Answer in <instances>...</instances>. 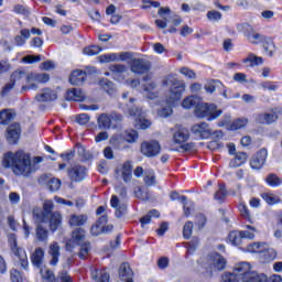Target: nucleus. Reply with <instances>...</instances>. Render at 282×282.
<instances>
[{
	"instance_id": "58836bf2",
	"label": "nucleus",
	"mask_w": 282,
	"mask_h": 282,
	"mask_svg": "<svg viewBox=\"0 0 282 282\" xmlns=\"http://www.w3.org/2000/svg\"><path fill=\"white\" fill-rule=\"evenodd\" d=\"M143 181H144L145 186H155L156 185L155 171L145 170Z\"/></svg>"
},
{
	"instance_id": "1a4fd4ad",
	"label": "nucleus",
	"mask_w": 282,
	"mask_h": 282,
	"mask_svg": "<svg viewBox=\"0 0 282 282\" xmlns=\"http://www.w3.org/2000/svg\"><path fill=\"white\" fill-rule=\"evenodd\" d=\"M129 116L134 120V127L137 129L147 130L151 127V121L145 117L144 112L139 108L132 106L129 108Z\"/></svg>"
},
{
	"instance_id": "dca6fc26",
	"label": "nucleus",
	"mask_w": 282,
	"mask_h": 282,
	"mask_svg": "<svg viewBox=\"0 0 282 282\" xmlns=\"http://www.w3.org/2000/svg\"><path fill=\"white\" fill-rule=\"evenodd\" d=\"M191 138L188 128L183 126H176L173 133V141L176 144H183L187 142Z\"/></svg>"
},
{
	"instance_id": "e433bc0d",
	"label": "nucleus",
	"mask_w": 282,
	"mask_h": 282,
	"mask_svg": "<svg viewBox=\"0 0 282 282\" xmlns=\"http://www.w3.org/2000/svg\"><path fill=\"white\" fill-rule=\"evenodd\" d=\"M243 64L249 67H254L263 64V58L256 56L254 54H249L248 57L243 58Z\"/></svg>"
},
{
	"instance_id": "de8ad7c7",
	"label": "nucleus",
	"mask_w": 282,
	"mask_h": 282,
	"mask_svg": "<svg viewBox=\"0 0 282 282\" xmlns=\"http://www.w3.org/2000/svg\"><path fill=\"white\" fill-rule=\"evenodd\" d=\"M267 185L271 187L282 186V178L278 177L276 174L271 173L265 178Z\"/></svg>"
},
{
	"instance_id": "393cba45",
	"label": "nucleus",
	"mask_w": 282,
	"mask_h": 282,
	"mask_svg": "<svg viewBox=\"0 0 282 282\" xmlns=\"http://www.w3.org/2000/svg\"><path fill=\"white\" fill-rule=\"evenodd\" d=\"M111 207L115 208L118 218L127 214V204L123 200H120L116 195L110 199Z\"/></svg>"
},
{
	"instance_id": "774afa93",
	"label": "nucleus",
	"mask_w": 282,
	"mask_h": 282,
	"mask_svg": "<svg viewBox=\"0 0 282 282\" xmlns=\"http://www.w3.org/2000/svg\"><path fill=\"white\" fill-rule=\"evenodd\" d=\"M90 120V117L86 113L77 115L76 122L80 126H86Z\"/></svg>"
},
{
	"instance_id": "f8f14e48",
	"label": "nucleus",
	"mask_w": 282,
	"mask_h": 282,
	"mask_svg": "<svg viewBox=\"0 0 282 282\" xmlns=\"http://www.w3.org/2000/svg\"><path fill=\"white\" fill-rule=\"evenodd\" d=\"M40 273L46 282H73L72 276L66 272L58 273L57 278H55L53 271L50 269H41Z\"/></svg>"
},
{
	"instance_id": "e2e57ef3",
	"label": "nucleus",
	"mask_w": 282,
	"mask_h": 282,
	"mask_svg": "<svg viewBox=\"0 0 282 282\" xmlns=\"http://www.w3.org/2000/svg\"><path fill=\"white\" fill-rule=\"evenodd\" d=\"M193 227L194 226L192 221H187L183 227V236L185 239H189L192 237Z\"/></svg>"
},
{
	"instance_id": "0e129e2a",
	"label": "nucleus",
	"mask_w": 282,
	"mask_h": 282,
	"mask_svg": "<svg viewBox=\"0 0 282 282\" xmlns=\"http://www.w3.org/2000/svg\"><path fill=\"white\" fill-rule=\"evenodd\" d=\"M180 73L182 75H184L185 78H187V79L194 80L195 78H197V75H195L194 70H192L191 68H187V67L181 68Z\"/></svg>"
},
{
	"instance_id": "cd10ccee",
	"label": "nucleus",
	"mask_w": 282,
	"mask_h": 282,
	"mask_svg": "<svg viewBox=\"0 0 282 282\" xmlns=\"http://www.w3.org/2000/svg\"><path fill=\"white\" fill-rule=\"evenodd\" d=\"M57 95L50 88L42 90L40 95L35 96L37 102H51L56 100Z\"/></svg>"
},
{
	"instance_id": "338daca9",
	"label": "nucleus",
	"mask_w": 282,
	"mask_h": 282,
	"mask_svg": "<svg viewBox=\"0 0 282 282\" xmlns=\"http://www.w3.org/2000/svg\"><path fill=\"white\" fill-rule=\"evenodd\" d=\"M10 280L11 282H23V278L20 271L15 269L10 271Z\"/></svg>"
},
{
	"instance_id": "864d4df0",
	"label": "nucleus",
	"mask_w": 282,
	"mask_h": 282,
	"mask_svg": "<svg viewBox=\"0 0 282 282\" xmlns=\"http://www.w3.org/2000/svg\"><path fill=\"white\" fill-rule=\"evenodd\" d=\"M48 231L42 225L36 227V239L41 242L47 241Z\"/></svg>"
},
{
	"instance_id": "bb28decb",
	"label": "nucleus",
	"mask_w": 282,
	"mask_h": 282,
	"mask_svg": "<svg viewBox=\"0 0 282 282\" xmlns=\"http://www.w3.org/2000/svg\"><path fill=\"white\" fill-rule=\"evenodd\" d=\"M134 273L131 270L128 263H123L119 269V278L124 282H134L133 281Z\"/></svg>"
},
{
	"instance_id": "8fccbe9b",
	"label": "nucleus",
	"mask_w": 282,
	"mask_h": 282,
	"mask_svg": "<svg viewBox=\"0 0 282 282\" xmlns=\"http://www.w3.org/2000/svg\"><path fill=\"white\" fill-rule=\"evenodd\" d=\"M117 55V62H126L128 64H131L134 58H133V53L130 52H120L116 53Z\"/></svg>"
},
{
	"instance_id": "5701e85b",
	"label": "nucleus",
	"mask_w": 282,
	"mask_h": 282,
	"mask_svg": "<svg viewBox=\"0 0 282 282\" xmlns=\"http://www.w3.org/2000/svg\"><path fill=\"white\" fill-rule=\"evenodd\" d=\"M51 260H50V265L51 267H56L58 263V259L61 258V245L57 242H52L48 246V251H47Z\"/></svg>"
},
{
	"instance_id": "0eeeda50",
	"label": "nucleus",
	"mask_w": 282,
	"mask_h": 282,
	"mask_svg": "<svg viewBox=\"0 0 282 282\" xmlns=\"http://www.w3.org/2000/svg\"><path fill=\"white\" fill-rule=\"evenodd\" d=\"M51 80V77L46 73H31L26 76V86H23V91L36 90L39 84H45Z\"/></svg>"
},
{
	"instance_id": "4d7b16f0",
	"label": "nucleus",
	"mask_w": 282,
	"mask_h": 282,
	"mask_svg": "<svg viewBox=\"0 0 282 282\" xmlns=\"http://www.w3.org/2000/svg\"><path fill=\"white\" fill-rule=\"evenodd\" d=\"M90 251H91V245L82 243L80 251L78 253L79 259L85 260Z\"/></svg>"
},
{
	"instance_id": "bf43d9fd",
	"label": "nucleus",
	"mask_w": 282,
	"mask_h": 282,
	"mask_svg": "<svg viewBox=\"0 0 282 282\" xmlns=\"http://www.w3.org/2000/svg\"><path fill=\"white\" fill-rule=\"evenodd\" d=\"M102 52V47L99 46H90L83 50V53L88 56L98 55Z\"/></svg>"
},
{
	"instance_id": "473e14b6",
	"label": "nucleus",
	"mask_w": 282,
	"mask_h": 282,
	"mask_svg": "<svg viewBox=\"0 0 282 282\" xmlns=\"http://www.w3.org/2000/svg\"><path fill=\"white\" fill-rule=\"evenodd\" d=\"M88 220L87 215H72L68 224L70 227L84 226Z\"/></svg>"
},
{
	"instance_id": "ddd939ff",
	"label": "nucleus",
	"mask_w": 282,
	"mask_h": 282,
	"mask_svg": "<svg viewBox=\"0 0 282 282\" xmlns=\"http://www.w3.org/2000/svg\"><path fill=\"white\" fill-rule=\"evenodd\" d=\"M85 240V230L83 228H77L72 231L70 239L66 242V249L68 252H74L77 246H82Z\"/></svg>"
},
{
	"instance_id": "2eb2a0df",
	"label": "nucleus",
	"mask_w": 282,
	"mask_h": 282,
	"mask_svg": "<svg viewBox=\"0 0 282 282\" xmlns=\"http://www.w3.org/2000/svg\"><path fill=\"white\" fill-rule=\"evenodd\" d=\"M192 133L198 140H208L213 134V130L210 129L209 124L206 122L194 123L192 126Z\"/></svg>"
},
{
	"instance_id": "c03bdc74",
	"label": "nucleus",
	"mask_w": 282,
	"mask_h": 282,
	"mask_svg": "<svg viewBox=\"0 0 282 282\" xmlns=\"http://www.w3.org/2000/svg\"><path fill=\"white\" fill-rule=\"evenodd\" d=\"M111 73L113 74V78L117 80H123L124 77H119L120 74H124L127 72V67L121 64L112 65L110 67Z\"/></svg>"
},
{
	"instance_id": "6e6d98bb",
	"label": "nucleus",
	"mask_w": 282,
	"mask_h": 282,
	"mask_svg": "<svg viewBox=\"0 0 282 282\" xmlns=\"http://www.w3.org/2000/svg\"><path fill=\"white\" fill-rule=\"evenodd\" d=\"M228 239L234 246H239L243 239V236L240 231H232L231 234H229Z\"/></svg>"
},
{
	"instance_id": "49530a36",
	"label": "nucleus",
	"mask_w": 282,
	"mask_h": 282,
	"mask_svg": "<svg viewBox=\"0 0 282 282\" xmlns=\"http://www.w3.org/2000/svg\"><path fill=\"white\" fill-rule=\"evenodd\" d=\"M111 230H113V226L105 227V226L95 224V226L91 227L90 232L93 236L97 237L102 232H110Z\"/></svg>"
},
{
	"instance_id": "c85d7f7f",
	"label": "nucleus",
	"mask_w": 282,
	"mask_h": 282,
	"mask_svg": "<svg viewBox=\"0 0 282 282\" xmlns=\"http://www.w3.org/2000/svg\"><path fill=\"white\" fill-rule=\"evenodd\" d=\"M86 82V73L79 69L74 70L70 74L69 83L73 86H80Z\"/></svg>"
},
{
	"instance_id": "9d476101",
	"label": "nucleus",
	"mask_w": 282,
	"mask_h": 282,
	"mask_svg": "<svg viewBox=\"0 0 282 282\" xmlns=\"http://www.w3.org/2000/svg\"><path fill=\"white\" fill-rule=\"evenodd\" d=\"M237 29H238V32L245 34V36L247 37L250 44L257 45L262 43L263 36L260 33L256 32L250 24L248 23L239 24Z\"/></svg>"
},
{
	"instance_id": "f704fd0d",
	"label": "nucleus",
	"mask_w": 282,
	"mask_h": 282,
	"mask_svg": "<svg viewBox=\"0 0 282 282\" xmlns=\"http://www.w3.org/2000/svg\"><path fill=\"white\" fill-rule=\"evenodd\" d=\"M91 279L95 282H109V273L105 270H94L91 271Z\"/></svg>"
},
{
	"instance_id": "423d86ee",
	"label": "nucleus",
	"mask_w": 282,
	"mask_h": 282,
	"mask_svg": "<svg viewBox=\"0 0 282 282\" xmlns=\"http://www.w3.org/2000/svg\"><path fill=\"white\" fill-rule=\"evenodd\" d=\"M54 203L53 200H45L43 209L41 207H34L33 216L36 224H46L50 221L51 216L53 215Z\"/></svg>"
},
{
	"instance_id": "4be33fe9",
	"label": "nucleus",
	"mask_w": 282,
	"mask_h": 282,
	"mask_svg": "<svg viewBox=\"0 0 282 282\" xmlns=\"http://www.w3.org/2000/svg\"><path fill=\"white\" fill-rule=\"evenodd\" d=\"M143 96L150 100L159 98L158 84L155 82H148L143 85Z\"/></svg>"
},
{
	"instance_id": "f3484780",
	"label": "nucleus",
	"mask_w": 282,
	"mask_h": 282,
	"mask_svg": "<svg viewBox=\"0 0 282 282\" xmlns=\"http://www.w3.org/2000/svg\"><path fill=\"white\" fill-rule=\"evenodd\" d=\"M21 137V127L19 123H11L7 129V141L9 144H17Z\"/></svg>"
},
{
	"instance_id": "79ce46f5",
	"label": "nucleus",
	"mask_w": 282,
	"mask_h": 282,
	"mask_svg": "<svg viewBox=\"0 0 282 282\" xmlns=\"http://www.w3.org/2000/svg\"><path fill=\"white\" fill-rule=\"evenodd\" d=\"M97 123H98L99 129H102V130L110 129L111 119H110L109 115L102 113L98 117Z\"/></svg>"
},
{
	"instance_id": "69168bd1",
	"label": "nucleus",
	"mask_w": 282,
	"mask_h": 282,
	"mask_svg": "<svg viewBox=\"0 0 282 282\" xmlns=\"http://www.w3.org/2000/svg\"><path fill=\"white\" fill-rule=\"evenodd\" d=\"M221 13L219 11H208L207 19L212 22H219L221 20Z\"/></svg>"
},
{
	"instance_id": "7ed1b4c3",
	"label": "nucleus",
	"mask_w": 282,
	"mask_h": 282,
	"mask_svg": "<svg viewBox=\"0 0 282 282\" xmlns=\"http://www.w3.org/2000/svg\"><path fill=\"white\" fill-rule=\"evenodd\" d=\"M232 274L240 278L242 282H267L268 278L264 273H257L251 270V264L242 262L236 264Z\"/></svg>"
},
{
	"instance_id": "09e8293b",
	"label": "nucleus",
	"mask_w": 282,
	"mask_h": 282,
	"mask_svg": "<svg viewBox=\"0 0 282 282\" xmlns=\"http://www.w3.org/2000/svg\"><path fill=\"white\" fill-rule=\"evenodd\" d=\"M227 196H228V191H226V187L224 184H220L218 191L214 195V199L219 204H221Z\"/></svg>"
},
{
	"instance_id": "052dcab7",
	"label": "nucleus",
	"mask_w": 282,
	"mask_h": 282,
	"mask_svg": "<svg viewBox=\"0 0 282 282\" xmlns=\"http://www.w3.org/2000/svg\"><path fill=\"white\" fill-rule=\"evenodd\" d=\"M25 76V73L23 70H14L13 74L10 76V83H19L22 80Z\"/></svg>"
},
{
	"instance_id": "5fc2aeb1",
	"label": "nucleus",
	"mask_w": 282,
	"mask_h": 282,
	"mask_svg": "<svg viewBox=\"0 0 282 282\" xmlns=\"http://www.w3.org/2000/svg\"><path fill=\"white\" fill-rule=\"evenodd\" d=\"M101 64L118 62L116 53L104 54L98 57Z\"/></svg>"
},
{
	"instance_id": "7c9ffc66",
	"label": "nucleus",
	"mask_w": 282,
	"mask_h": 282,
	"mask_svg": "<svg viewBox=\"0 0 282 282\" xmlns=\"http://www.w3.org/2000/svg\"><path fill=\"white\" fill-rule=\"evenodd\" d=\"M126 142L127 141L121 132L115 133L110 139V144L116 149H127Z\"/></svg>"
},
{
	"instance_id": "20e7f679",
	"label": "nucleus",
	"mask_w": 282,
	"mask_h": 282,
	"mask_svg": "<svg viewBox=\"0 0 282 282\" xmlns=\"http://www.w3.org/2000/svg\"><path fill=\"white\" fill-rule=\"evenodd\" d=\"M202 265L206 270L207 275L225 270L226 260L219 253H213L202 260Z\"/></svg>"
},
{
	"instance_id": "3c124183",
	"label": "nucleus",
	"mask_w": 282,
	"mask_h": 282,
	"mask_svg": "<svg viewBox=\"0 0 282 282\" xmlns=\"http://www.w3.org/2000/svg\"><path fill=\"white\" fill-rule=\"evenodd\" d=\"M243 239L253 240L258 232L256 227L247 226V229L239 231Z\"/></svg>"
},
{
	"instance_id": "aec40b11",
	"label": "nucleus",
	"mask_w": 282,
	"mask_h": 282,
	"mask_svg": "<svg viewBox=\"0 0 282 282\" xmlns=\"http://www.w3.org/2000/svg\"><path fill=\"white\" fill-rule=\"evenodd\" d=\"M87 175V170L83 165H75L68 170V176L72 182H82Z\"/></svg>"
},
{
	"instance_id": "4468645a",
	"label": "nucleus",
	"mask_w": 282,
	"mask_h": 282,
	"mask_svg": "<svg viewBox=\"0 0 282 282\" xmlns=\"http://www.w3.org/2000/svg\"><path fill=\"white\" fill-rule=\"evenodd\" d=\"M141 153L145 158H156L161 153V144L155 140L143 142Z\"/></svg>"
},
{
	"instance_id": "ea45409f",
	"label": "nucleus",
	"mask_w": 282,
	"mask_h": 282,
	"mask_svg": "<svg viewBox=\"0 0 282 282\" xmlns=\"http://www.w3.org/2000/svg\"><path fill=\"white\" fill-rule=\"evenodd\" d=\"M197 100H198V97L197 96H194V95H191V96H187L186 98H184V100L182 101V107L183 109L185 110H191L193 107H197Z\"/></svg>"
},
{
	"instance_id": "13d9d810",
	"label": "nucleus",
	"mask_w": 282,
	"mask_h": 282,
	"mask_svg": "<svg viewBox=\"0 0 282 282\" xmlns=\"http://www.w3.org/2000/svg\"><path fill=\"white\" fill-rule=\"evenodd\" d=\"M241 279L238 278L234 272L232 273H224L220 278V282H240Z\"/></svg>"
},
{
	"instance_id": "a211bd4d",
	"label": "nucleus",
	"mask_w": 282,
	"mask_h": 282,
	"mask_svg": "<svg viewBox=\"0 0 282 282\" xmlns=\"http://www.w3.org/2000/svg\"><path fill=\"white\" fill-rule=\"evenodd\" d=\"M130 69L132 74L141 75V74H148L150 67L145 59L133 58L130 64Z\"/></svg>"
},
{
	"instance_id": "412c9836",
	"label": "nucleus",
	"mask_w": 282,
	"mask_h": 282,
	"mask_svg": "<svg viewBox=\"0 0 282 282\" xmlns=\"http://www.w3.org/2000/svg\"><path fill=\"white\" fill-rule=\"evenodd\" d=\"M121 174L122 180L126 184L131 182L133 177V165L130 161H126L122 163L121 167L117 170V175Z\"/></svg>"
},
{
	"instance_id": "9b49d317",
	"label": "nucleus",
	"mask_w": 282,
	"mask_h": 282,
	"mask_svg": "<svg viewBox=\"0 0 282 282\" xmlns=\"http://www.w3.org/2000/svg\"><path fill=\"white\" fill-rule=\"evenodd\" d=\"M250 121L246 117H240L235 119L234 121H230V116H226V119L224 121H220L218 123V127H227V129L231 131H237L245 129Z\"/></svg>"
},
{
	"instance_id": "37998d69",
	"label": "nucleus",
	"mask_w": 282,
	"mask_h": 282,
	"mask_svg": "<svg viewBox=\"0 0 282 282\" xmlns=\"http://www.w3.org/2000/svg\"><path fill=\"white\" fill-rule=\"evenodd\" d=\"M31 37V31L30 30H22L20 31V35L15 36L14 42L18 46L25 45L26 40Z\"/></svg>"
},
{
	"instance_id": "6ab92c4d",
	"label": "nucleus",
	"mask_w": 282,
	"mask_h": 282,
	"mask_svg": "<svg viewBox=\"0 0 282 282\" xmlns=\"http://www.w3.org/2000/svg\"><path fill=\"white\" fill-rule=\"evenodd\" d=\"M268 156V151L265 149H261L257 154L250 160V167L253 170H260L265 164Z\"/></svg>"
},
{
	"instance_id": "72a5a7b5",
	"label": "nucleus",
	"mask_w": 282,
	"mask_h": 282,
	"mask_svg": "<svg viewBox=\"0 0 282 282\" xmlns=\"http://www.w3.org/2000/svg\"><path fill=\"white\" fill-rule=\"evenodd\" d=\"M15 113L11 109L0 111V124L8 126L14 120Z\"/></svg>"
},
{
	"instance_id": "39448f33",
	"label": "nucleus",
	"mask_w": 282,
	"mask_h": 282,
	"mask_svg": "<svg viewBox=\"0 0 282 282\" xmlns=\"http://www.w3.org/2000/svg\"><path fill=\"white\" fill-rule=\"evenodd\" d=\"M195 116L198 119H207L208 121L217 120L223 111L215 105L199 104L195 107Z\"/></svg>"
},
{
	"instance_id": "680f3d73",
	"label": "nucleus",
	"mask_w": 282,
	"mask_h": 282,
	"mask_svg": "<svg viewBox=\"0 0 282 282\" xmlns=\"http://www.w3.org/2000/svg\"><path fill=\"white\" fill-rule=\"evenodd\" d=\"M61 186H62L61 180L52 178L48 181V189L51 192H57L58 189H61Z\"/></svg>"
},
{
	"instance_id": "f257e3e1",
	"label": "nucleus",
	"mask_w": 282,
	"mask_h": 282,
	"mask_svg": "<svg viewBox=\"0 0 282 282\" xmlns=\"http://www.w3.org/2000/svg\"><path fill=\"white\" fill-rule=\"evenodd\" d=\"M44 162L42 156L32 159L29 152L19 150L17 152H7L2 156V166L10 169L18 177H30L40 169V164Z\"/></svg>"
},
{
	"instance_id": "c756f323",
	"label": "nucleus",
	"mask_w": 282,
	"mask_h": 282,
	"mask_svg": "<svg viewBox=\"0 0 282 282\" xmlns=\"http://www.w3.org/2000/svg\"><path fill=\"white\" fill-rule=\"evenodd\" d=\"M44 250L42 248H36L33 256H31V262L34 264V267L41 269L44 261Z\"/></svg>"
},
{
	"instance_id": "4c0bfd02",
	"label": "nucleus",
	"mask_w": 282,
	"mask_h": 282,
	"mask_svg": "<svg viewBox=\"0 0 282 282\" xmlns=\"http://www.w3.org/2000/svg\"><path fill=\"white\" fill-rule=\"evenodd\" d=\"M123 135L126 143L133 144L137 143L139 140V133L135 130H126L124 132H121Z\"/></svg>"
},
{
	"instance_id": "603ef678",
	"label": "nucleus",
	"mask_w": 282,
	"mask_h": 282,
	"mask_svg": "<svg viewBox=\"0 0 282 282\" xmlns=\"http://www.w3.org/2000/svg\"><path fill=\"white\" fill-rule=\"evenodd\" d=\"M13 12L18 15H23V17H30L31 15V10L24 4H15L13 7Z\"/></svg>"
},
{
	"instance_id": "b1692460",
	"label": "nucleus",
	"mask_w": 282,
	"mask_h": 282,
	"mask_svg": "<svg viewBox=\"0 0 282 282\" xmlns=\"http://www.w3.org/2000/svg\"><path fill=\"white\" fill-rule=\"evenodd\" d=\"M279 119L276 110H271L265 113L258 115L256 121L261 124H271Z\"/></svg>"
},
{
	"instance_id": "f03ea898",
	"label": "nucleus",
	"mask_w": 282,
	"mask_h": 282,
	"mask_svg": "<svg viewBox=\"0 0 282 282\" xmlns=\"http://www.w3.org/2000/svg\"><path fill=\"white\" fill-rule=\"evenodd\" d=\"M161 85L163 87H171V88H170V93L165 95V98H164V102L166 104V107H163L162 109H160L156 112V115H159L160 118H169L173 112L172 107H174L175 104L181 100L182 95L184 94V91H186V83L177 79L176 77H173L172 75H169L166 77H163Z\"/></svg>"
},
{
	"instance_id": "a19ab883",
	"label": "nucleus",
	"mask_w": 282,
	"mask_h": 282,
	"mask_svg": "<svg viewBox=\"0 0 282 282\" xmlns=\"http://www.w3.org/2000/svg\"><path fill=\"white\" fill-rule=\"evenodd\" d=\"M261 198L264 199L265 203L269 205H275V204L281 203V198L271 192L262 193Z\"/></svg>"
},
{
	"instance_id": "a878e982",
	"label": "nucleus",
	"mask_w": 282,
	"mask_h": 282,
	"mask_svg": "<svg viewBox=\"0 0 282 282\" xmlns=\"http://www.w3.org/2000/svg\"><path fill=\"white\" fill-rule=\"evenodd\" d=\"M67 101L83 102L86 100V95L82 89L73 88L66 94Z\"/></svg>"
},
{
	"instance_id": "6e6552de",
	"label": "nucleus",
	"mask_w": 282,
	"mask_h": 282,
	"mask_svg": "<svg viewBox=\"0 0 282 282\" xmlns=\"http://www.w3.org/2000/svg\"><path fill=\"white\" fill-rule=\"evenodd\" d=\"M8 241H9L10 251L13 252V254L19 259L20 265H22V268L26 270L28 257H26L25 250L22 247H20L19 243L17 242L15 235L13 234L9 235Z\"/></svg>"
},
{
	"instance_id": "a18cd8bd",
	"label": "nucleus",
	"mask_w": 282,
	"mask_h": 282,
	"mask_svg": "<svg viewBox=\"0 0 282 282\" xmlns=\"http://www.w3.org/2000/svg\"><path fill=\"white\" fill-rule=\"evenodd\" d=\"M238 210L240 213V216H242L249 224L253 223V218L251 216L250 209L246 206L245 203H240L238 205Z\"/></svg>"
},
{
	"instance_id": "c9c22d12",
	"label": "nucleus",
	"mask_w": 282,
	"mask_h": 282,
	"mask_svg": "<svg viewBox=\"0 0 282 282\" xmlns=\"http://www.w3.org/2000/svg\"><path fill=\"white\" fill-rule=\"evenodd\" d=\"M247 153L246 152H238L236 153L235 159L229 163L231 167L242 166L247 162Z\"/></svg>"
},
{
	"instance_id": "2f4dec72",
	"label": "nucleus",
	"mask_w": 282,
	"mask_h": 282,
	"mask_svg": "<svg viewBox=\"0 0 282 282\" xmlns=\"http://www.w3.org/2000/svg\"><path fill=\"white\" fill-rule=\"evenodd\" d=\"M50 230L55 232L62 226V215L58 213H53L50 216Z\"/></svg>"
}]
</instances>
